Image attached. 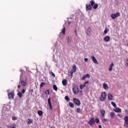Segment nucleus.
Returning <instances> with one entry per match:
<instances>
[{
  "mask_svg": "<svg viewBox=\"0 0 128 128\" xmlns=\"http://www.w3.org/2000/svg\"><path fill=\"white\" fill-rule=\"evenodd\" d=\"M50 74H51L52 76H54V78H56V74H54V73L50 71Z\"/></svg>",
  "mask_w": 128,
  "mask_h": 128,
  "instance_id": "c85d7f7f",
  "label": "nucleus"
},
{
  "mask_svg": "<svg viewBox=\"0 0 128 128\" xmlns=\"http://www.w3.org/2000/svg\"><path fill=\"white\" fill-rule=\"evenodd\" d=\"M110 40V36H106L104 38V40L106 42H108Z\"/></svg>",
  "mask_w": 128,
  "mask_h": 128,
  "instance_id": "2eb2a0df",
  "label": "nucleus"
},
{
  "mask_svg": "<svg viewBox=\"0 0 128 128\" xmlns=\"http://www.w3.org/2000/svg\"><path fill=\"white\" fill-rule=\"evenodd\" d=\"M74 104L77 106H80V101L76 98H73Z\"/></svg>",
  "mask_w": 128,
  "mask_h": 128,
  "instance_id": "423d86ee",
  "label": "nucleus"
},
{
  "mask_svg": "<svg viewBox=\"0 0 128 128\" xmlns=\"http://www.w3.org/2000/svg\"><path fill=\"white\" fill-rule=\"evenodd\" d=\"M20 84L22 86H26L27 84L26 82H24V80H22L20 82Z\"/></svg>",
  "mask_w": 128,
  "mask_h": 128,
  "instance_id": "f3484780",
  "label": "nucleus"
},
{
  "mask_svg": "<svg viewBox=\"0 0 128 128\" xmlns=\"http://www.w3.org/2000/svg\"><path fill=\"white\" fill-rule=\"evenodd\" d=\"M95 122H96V124H98V122H100V120L98 119V118H96L95 120Z\"/></svg>",
  "mask_w": 128,
  "mask_h": 128,
  "instance_id": "58836bf2",
  "label": "nucleus"
},
{
  "mask_svg": "<svg viewBox=\"0 0 128 128\" xmlns=\"http://www.w3.org/2000/svg\"><path fill=\"white\" fill-rule=\"evenodd\" d=\"M88 124L90 126H94V118H91L90 120L88 122Z\"/></svg>",
  "mask_w": 128,
  "mask_h": 128,
  "instance_id": "0eeeda50",
  "label": "nucleus"
},
{
  "mask_svg": "<svg viewBox=\"0 0 128 128\" xmlns=\"http://www.w3.org/2000/svg\"><path fill=\"white\" fill-rule=\"evenodd\" d=\"M53 88L56 90V92L58 91V86H56V85H54Z\"/></svg>",
  "mask_w": 128,
  "mask_h": 128,
  "instance_id": "c756f323",
  "label": "nucleus"
},
{
  "mask_svg": "<svg viewBox=\"0 0 128 128\" xmlns=\"http://www.w3.org/2000/svg\"><path fill=\"white\" fill-rule=\"evenodd\" d=\"M124 122H128V116H125L124 117Z\"/></svg>",
  "mask_w": 128,
  "mask_h": 128,
  "instance_id": "bb28decb",
  "label": "nucleus"
},
{
  "mask_svg": "<svg viewBox=\"0 0 128 128\" xmlns=\"http://www.w3.org/2000/svg\"><path fill=\"white\" fill-rule=\"evenodd\" d=\"M112 106H114V108H116V103L114 102H111Z\"/></svg>",
  "mask_w": 128,
  "mask_h": 128,
  "instance_id": "72a5a7b5",
  "label": "nucleus"
},
{
  "mask_svg": "<svg viewBox=\"0 0 128 128\" xmlns=\"http://www.w3.org/2000/svg\"><path fill=\"white\" fill-rule=\"evenodd\" d=\"M8 96L9 100H10V98L14 99V90L8 92Z\"/></svg>",
  "mask_w": 128,
  "mask_h": 128,
  "instance_id": "20e7f679",
  "label": "nucleus"
},
{
  "mask_svg": "<svg viewBox=\"0 0 128 128\" xmlns=\"http://www.w3.org/2000/svg\"><path fill=\"white\" fill-rule=\"evenodd\" d=\"M106 92H102L100 98V100L101 102H104V100H106Z\"/></svg>",
  "mask_w": 128,
  "mask_h": 128,
  "instance_id": "f03ea898",
  "label": "nucleus"
},
{
  "mask_svg": "<svg viewBox=\"0 0 128 128\" xmlns=\"http://www.w3.org/2000/svg\"><path fill=\"white\" fill-rule=\"evenodd\" d=\"M84 62H88V58H85L84 59Z\"/></svg>",
  "mask_w": 128,
  "mask_h": 128,
  "instance_id": "49530a36",
  "label": "nucleus"
},
{
  "mask_svg": "<svg viewBox=\"0 0 128 128\" xmlns=\"http://www.w3.org/2000/svg\"><path fill=\"white\" fill-rule=\"evenodd\" d=\"M88 81H86L84 82V84H82L80 85V90H82V88H84L86 87V84H88Z\"/></svg>",
  "mask_w": 128,
  "mask_h": 128,
  "instance_id": "9b49d317",
  "label": "nucleus"
},
{
  "mask_svg": "<svg viewBox=\"0 0 128 128\" xmlns=\"http://www.w3.org/2000/svg\"><path fill=\"white\" fill-rule=\"evenodd\" d=\"M85 76H86V78H90V74H85Z\"/></svg>",
  "mask_w": 128,
  "mask_h": 128,
  "instance_id": "79ce46f5",
  "label": "nucleus"
},
{
  "mask_svg": "<svg viewBox=\"0 0 128 128\" xmlns=\"http://www.w3.org/2000/svg\"><path fill=\"white\" fill-rule=\"evenodd\" d=\"M46 82H42L40 84V88H42L44 86H45Z\"/></svg>",
  "mask_w": 128,
  "mask_h": 128,
  "instance_id": "c9c22d12",
  "label": "nucleus"
},
{
  "mask_svg": "<svg viewBox=\"0 0 128 128\" xmlns=\"http://www.w3.org/2000/svg\"><path fill=\"white\" fill-rule=\"evenodd\" d=\"M18 88H20V85H18Z\"/></svg>",
  "mask_w": 128,
  "mask_h": 128,
  "instance_id": "3c124183",
  "label": "nucleus"
},
{
  "mask_svg": "<svg viewBox=\"0 0 128 128\" xmlns=\"http://www.w3.org/2000/svg\"><path fill=\"white\" fill-rule=\"evenodd\" d=\"M98 128H102L101 125H98Z\"/></svg>",
  "mask_w": 128,
  "mask_h": 128,
  "instance_id": "8fccbe9b",
  "label": "nucleus"
},
{
  "mask_svg": "<svg viewBox=\"0 0 128 128\" xmlns=\"http://www.w3.org/2000/svg\"><path fill=\"white\" fill-rule=\"evenodd\" d=\"M66 40H67V44H70V42H72V37L70 36H68L66 38Z\"/></svg>",
  "mask_w": 128,
  "mask_h": 128,
  "instance_id": "6e6552de",
  "label": "nucleus"
},
{
  "mask_svg": "<svg viewBox=\"0 0 128 128\" xmlns=\"http://www.w3.org/2000/svg\"><path fill=\"white\" fill-rule=\"evenodd\" d=\"M103 88L104 90H108V84L106 83L103 84Z\"/></svg>",
  "mask_w": 128,
  "mask_h": 128,
  "instance_id": "a211bd4d",
  "label": "nucleus"
},
{
  "mask_svg": "<svg viewBox=\"0 0 128 128\" xmlns=\"http://www.w3.org/2000/svg\"><path fill=\"white\" fill-rule=\"evenodd\" d=\"M9 128H16V124H11Z\"/></svg>",
  "mask_w": 128,
  "mask_h": 128,
  "instance_id": "2f4dec72",
  "label": "nucleus"
},
{
  "mask_svg": "<svg viewBox=\"0 0 128 128\" xmlns=\"http://www.w3.org/2000/svg\"><path fill=\"white\" fill-rule=\"evenodd\" d=\"M26 92V90L22 89V92H21L22 94H24Z\"/></svg>",
  "mask_w": 128,
  "mask_h": 128,
  "instance_id": "a18cd8bd",
  "label": "nucleus"
},
{
  "mask_svg": "<svg viewBox=\"0 0 128 128\" xmlns=\"http://www.w3.org/2000/svg\"><path fill=\"white\" fill-rule=\"evenodd\" d=\"M116 112H122V110L120 108H116L114 110Z\"/></svg>",
  "mask_w": 128,
  "mask_h": 128,
  "instance_id": "aec40b11",
  "label": "nucleus"
},
{
  "mask_svg": "<svg viewBox=\"0 0 128 128\" xmlns=\"http://www.w3.org/2000/svg\"><path fill=\"white\" fill-rule=\"evenodd\" d=\"M62 84L64 86H68V80L66 79H64L62 80Z\"/></svg>",
  "mask_w": 128,
  "mask_h": 128,
  "instance_id": "dca6fc26",
  "label": "nucleus"
},
{
  "mask_svg": "<svg viewBox=\"0 0 128 128\" xmlns=\"http://www.w3.org/2000/svg\"><path fill=\"white\" fill-rule=\"evenodd\" d=\"M80 92H82V91H81Z\"/></svg>",
  "mask_w": 128,
  "mask_h": 128,
  "instance_id": "bf43d9fd",
  "label": "nucleus"
},
{
  "mask_svg": "<svg viewBox=\"0 0 128 128\" xmlns=\"http://www.w3.org/2000/svg\"><path fill=\"white\" fill-rule=\"evenodd\" d=\"M75 32L76 33V30L75 31Z\"/></svg>",
  "mask_w": 128,
  "mask_h": 128,
  "instance_id": "4d7b16f0",
  "label": "nucleus"
},
{
  "mask_svg": "<svg viewBox=\"0 0 128 128\" xmlns=\"http://www.w3.org/2000/svg\"><path fill=\"white\" fill-rule=\"evenodd\" d=\"M90 4H86V10H92V6L94 10H96L98 8V4H96L94 0H90Z\"/></svg>",
  "mask_w": 128,
  "mask_h": 128,
  "instance_id": "f257e3e1",
  "label": "nucleus"
},
{
  "mask_svg": "<svg viewBox=\"0 0 128 128\" xmlns=\"http://www.w3.org/2000/svg\"><path fill=\"white\" fill-rule=\"evenodd\" d=\"M110 118H114V116H116V114H114V112H112L110 113Z\"/></svg>",
  "mask_w": 128,
  "mask_h": 128,
  "instance_id": "b1692460",
  "label": "nucleus"
},
{
  "mask_svg": "<svg viewBox=\"0 0 128 128\" xmlns=\"http://www.w3.org/2000/svg\"><path fill=\"white\" fill-rule=\"evenodd\" d=\"M108 28H106L104 32V34H108Z\"/></svg>",
  "mask_w": 128,
  "mask_h": 128,
  "instance_id": "7c9ffc66",
  "label": "nucleus"
},
{
  "mask_svg": "<svg viewBox=\"0 0 128 128\" xmlns=\"http://www.w3.org/2000/svg\"><path fill=\"white\" fill-rule=\"evenodd\" d=\"M62 32L63 34H66V28L64 27L63 28Z\"/></svg>",
  "mask_w": 128,
  "mask_h": 128,
  "instance_id": "a878e982",
  "label": "nucleus"
},
{
  "mask_svg": "<svg viewBox=\"0 0 128 128\" xmlns=\"http://www.w3.org/2000/svg\"><path fill=\"white\" fill-rule=\"evenodd\" d=\"M76 112H77L80 113V112H81L82 110H80V108H78L76 109Z\"/></svg>",
  "mask_w": 128,
  "mask_h": 128,
  "instance_id": "ea45409f",
  "label": "nucleus"
},
{
  "mask_svg": "<svg viewBox=\"0 0 128 128\" xmlns=\"http://www.w3.org/2000/svg\"><path fill=\"white\" fill-rule=\"evenodd\" d=\"M91 58L94 64H98V60H96V57H94V56H92Z\"/></svg>",
  "mask_w": 128,
  "mask_h": 128,
  "instance_id": "f8f14e48",
  "label": "nucleus"
},
{
  "mask_svg": "<svg viewBox=\"0 0 128 128\" xmlns=\"http://www.w3.org/2000/svg\"><path fill=\"white\" fill-rule=\"evenodd\" d=\"M125 112H128V110H126Z\"/></svg>",
  "mask_w": 128,
  "mask_h": 128,
  "instance_id": "864d4df0",
  "label": "nucleus"
},
{
  "mask_svg": "<svg viewBox=\"0 0 128 128\" xmlns=\"http://www.w3.org/2000/svg\"><path fill=\"white\" fill-rule=\"evenodd\" d=\"M70 22H68V24H70Z\"/></svg>",
  "mask_w": 128,
  "mask_h": 128,
  "instance_id": "6e6d98bb",
  "label": "nucleus"
},
{
  "mask_svg": "<svg viewBox=\"0 0 128 128\" xmlns=\"http://www.w3.org/2000/svg\"><path fill=\"white\" fill-rule=\"evenodd\" d=\"M72 70L73 72H76V65L72 67Z\"/></svg>",
  "mask_w": 128,
  "mask_h": 128,
  "instance_id": "5701e85b",
  "label": "nucleus"
},
{
  "mask_svg": "<svg viewBox=\"0 0 128 128\" xmlns=\"http://www.w3.org/2000/svg\"><path fill=\"white\" fill-rule=\"evenodd\" d=\"M27 123L28 124H32V120H30V119H28V120H27Z\"/></svg>",
  "mask_w": 128,
  "mask_h": 128,
  "instance_id": "393cba45",
  "label": "nucleus"
},
{
  "mask_svg": "<svg viewBox=\"0 0 128 128\" xmlns=\"http://www.w3.org/2000/svg\"><path fill=\"white\" fill-rule=\"evenodd\" d=\"M69 106L70 107L72 108H74V103L70 102L69 103Z\"/></svg>",
  "mask_w": 128,
  "mask_h": 128,
  "instance_id": "4be33fe9",
  "label": "nucleus"
},
{
  "mask_svg": "<svg viewBox=\"0 0 128 128\" xmlns=\"http://www.w3.org/2000/svg\"><path fill=\"white\" fill-rule=\"evenodd\" d=\"M102 118H104L106 114V111L104 110H101L100 111Z\"/></svg>",
  "mask_w": 128,
  "mask_h": 128,
  "instance_id": "ddd939ff",
  "label": "nucleus"
},
{
  "mask_svg": "<svg viewBox=\"0 0 128 128\" xmlns=\"http://www.w3.org/2000/svg\"><path fill=\"white\" fill-rule=\"evenodd\" d=\"M102 122H108V119H106V118H102Z\"/></svg>",
  "mask_w": 128,
  "mask_h": 128,
  "instance_id": "e433bc0d",
  "label": "nucleus"
},
{
  "mask_svg": "<svg viewBox=\"0 0 128 128\" xmlns=\"http://www.w3.org/2000/svg\"><path fill=\"white\" fill-rule=\"evenodd\" d=\"M45 94H46V96L50 95V90H46V92H45Z\"/></svg>",
  "mask_w": 128,
  "mask_h": 128,
  "instance_id": "473e14b6",
  "label": "nucleus"
},
{
  "mask_svg": "<svg viewBox=\"0 0 128 128\" xmlns=\"http://www.w3.org/2000/svg\"><path fill=\"white\" fill-rule=\"evenodd\" d=\"M48 104L49 106V108L51 110H52V102H50V98H48Z\"/></svg>",
  "mask_w": 128,
  "mask_h": 128,
  "instance_id": "9d476101",
  "label": "nucleus"
},
{
  "mask_svg": "<svg viewBox=\"0 0 128 128\" xmlns=\"http://www.w3.org/2000/svg\"><path fill=\"white\" fill-rule=\"evenodd\" d=\"M25 82H26V79L25 80Z\"/></svg>",
  "mask_w": 128,
  "mask_h": 128,
  "instance_id": "13d9d810",
  "label": "nucleus"
},
{
  "mask_svg": "<svg viewBox=\"0 0 128 128\" xmlns=\"http://www.w3.org/2000/svg\"><path fill=\"white\" fill-rule=\"evenodd\" d=\"M124 128H128V122H124Z\"/></svg>",
  "mask_w": 128,
  "mask_h": 128,
  "instance_id": "f704fd0d",
  "label": "nucleus"
},
{
  "mask_svg": "<svg viewBox=\"0 0 128 128\" xmlns=\"http://www.w3.org/2000/svg\"><path fill=\"white\" fill-rule=\"evenodd\" d=\"M50 128H56V127L54 126H51Z\"/></svg>",
  "mask_w": 128,
  "mask_h": 128,
  "instance_id": "603ef678",
  "label": "nucleus"
},
{
  "mask_svg": "<svg viewBox=\"0 0 128 128\" xmlns=\"http://www.w3.org/2000/svg\"><path fill=\"white\" fill-rule=\"evenodd\" d=\"M112 66H114V63L112 62L110 66L109 69H108V70L110 72H112Z\"/></svg>",
  "mask_w": 128,
  "mask_h": 128,
  "instance_id": "412c9836",
  "label": "nucleus"
},
{
  "mask_svg": "<svg viewBox=\"0 0 128 128\" xmlns=\"http://www.w3.org/2000/svg\"><path fill=\"white\" fill-rule=\"evenodd\" d=\"M71 76H72V74H74V71L72 70L71 72H70Z\"/></svg>",
  "mask_w": 128,
  "mask_h": 128,
  "instance_id": "de8ad7c7",
  "label": "nucleus"
},
{
  "mask_svg": "<svg viewBox=\"0 0 128 128\" xmlns=\"http://www.w3.org/2000/svg\"><path fill=\"white\" fill-rule=\"evenodd\" d=\"M64 98H65L66 100H67L68 102V100H70V98H68V96H66L64 97Z\"/></svg>",
  "mask_w": 128,
  "mask_h": 128,
  "instance_id": "4c0bfd02",
  "label": "nucleus"
},
{
  "mask_svg": "<svg viewBox=\"0 0 128 128\" xmlns=\"http://www.w3.org/2000/svg\"><path fill=\"white\" fill-rule=\"evenodd\" d=\"M12 120H16V116H12Z\"/></svg>",
  "mask_w": 128,
  "mask_h": 128,
  "instance_id": "37998d69",
  "label": "nucleus"
},
{
  "mask_svg": "<svg viewBox=\"0 0 128 128\" xmlns=\"http://www.w3.org/2000/svg\"><path fill=\"white\" fill-rule=\"evenodd\" d=\"M108 100H112L114 98V96H112V94H108Z\"/></svg>",
  "mask_w": 128,
  "mask_h": 128,
  "instance_id": "4468645a",
  "label": "nucleus"
},
{
  "mask_svg": "<svg viewBox=\"0 0 128 128\" xmlns=\"http://www.w3.org/2000/svg\"><path fill=\"white\" fill-rule=\"evenodd\" d=\"M86 34L88 36H92V28H88L86 30Z\"/></svg>",
  "mask_w": 128,
  "mask_h": 128,
  "instance_id": "1a4fd4ad",
  "label": "nucleus"
},
{
  "mask_svg": "<svg viewBox=\"0 0 128 128\" xmlns=\"http://www.w3.org/2000/svg\"><path fill=\"white\" fill-rule=\"evenodd\" d=\"M126 66L127 68H128V58H127L126 60Z\"/></svg>",
  "mask_w": 128,
  "mask_h": 128,
  "instance_id": "c03bdc74",
  "label": "nucleus"
},
{
  "mask_svg": "<svg viewBox=\"0 0 128 128\" xmlns=\"http://www.w3.org/2000/svg\"><path fill=\"white\" fill-rule=\"evenodd\" d=\"M43 114H44V112L42 110H39L38 111V116H42Z\"/></svg>",
  "mask_w": 128,
  "mask_h": 128,
  "instance_id": "6ab92c4d",
  "label": "nucleus"
},
{
  "mask_svg": "<svg viewBox=\"0 0 128 128\" xmlns=\"http://www.w3.org/2000/svg\"><path fill=\"white\" fill-rule=\"evenodd\" d=\"M18 96H19V98H22V93L20 92H18Z\"/></svg>",
  "mask_w": 128,
  "mask_h": 128,
  "instance_id": "cd10ccee",
  "label": "nucleus"
},
{
  "mask_svg": "<svg viewBox=\"0 0 128 128\" xmlns=\"http://www.w3.org/2000/svg\"><path fill=\"white\" fill-rule=\"evenodd\" d=\"M72 90L74 94H78V87L77 85H74L73 86Z\"/></svg>",
  "mask_w": 128,
  "mask_h": 128,
  "instance_id": "7ed1b4c3",
  "label": "nucleus"
},
{
  "mask_svg": "<svg viewBox=\"0 0 128 128\" xmlns=\"http://www.w3.org/2000/svg\"><path fill=\"white\" fill-rule=\"evenodd\" d=\"M118 116H119L120 118H122V116L120 114H118Z\"/></svg>",
  "mask_w": 128,
  "mask_h": 128,
  "instance_id": "09e8293b",
  "label": "nucleus"
},
{
  "mask_svg": "<svg viewBox=\"0 0 128 128\" xmlns=\"http://www.w3.org/2000/svg\"><path fill=\"white\" fill-rule=\"evenodd\" d=\"M8 91H9V90H7V92H8Z\"/></svg>",
  "mask_w": 128,
  "mask_h": 128,
  "instance_id": "5fc2aeb1",
  "label": "nucleus"
},
{
  "mask_svg": "<svg viewBox=\"0 0 128 128\" xmlns=\"http://www.w3.org/2000/svg\"><path fill=\"white\" fill-rule=\"evenodd\" d=\"M120 16V12H116V14H111L110 18H112V20H114L116 18H118V16Z\"/></svg>",
  "mask_w": 128,
  "mask_h": 128,
  "instance_id": "39448f33",
  "label": "nucleus"
},
{
  "mask_svg": "<svg viewBox=\"0 0 128 128\" xmlns=\"http://www.w3.org/2000/svg\"><path fill=\"white\" fill-rule=\"evenodd\" d=\"M86 78V75H84L82 78L81 80H84Z\"/></svg>",
  "mask_w": 128,
  "mask_h": 128,
  "instance_id": "a19ab883",
  "label": "nucleus"
}]
</instances>
